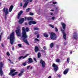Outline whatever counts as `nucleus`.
<instances>
[{"label": "nucleus", "mask_w": 78, "mask_h": 78, "mask_svg": "<svg viewBox=\"0 0 78 78\" xmlns=\"http://www.w3.org/2000/svg\"><path fill=\"white\" fill-rule=\"evenodd\" d=\"M25 30L26 31L28 32V31H29V28H28L27 27L26 29Z\"/></svg>", "instance_id": "nucleus-36"}, {"label": "nucleus", "mask_w": 78, "mask_h": 78, "mask_svg": "<svg viewBox=\"0 0 78 78\" xmlns=\"http://www.w3.org/2000/svg\"><path fill=\"white\" fill-rule=\"evenodd\" d=\"M44 50H46V47H43Z\"/></svg>", "instance_id": "nucleus-52"}, {"label": "nucleus", "mask_w": 78, "mask_h": 78, "mask_svg": "<svg viewBox=\"0 0 78 78\" xmlns=\"http://www.w3.org/2000/svg\"><path fill=\"white\" fill-rule=\"evenodd\" d=\"M6 16H7V15H6V14H5V20H6V19H7V18L6 17Z\"/></svg>", "instance_id": "nucleus-45"}, {"label": "nucleus", "mask_w": 78, "mask_h": 78, "mask_svg": "<svg viewBox=\"0 0 78 78\" xmlns=\"http://www.w3.org/2000/svg\"><path fill=\"white\" fill-rule=\"evenodd\" d=\"M48 78H51V76H49Z\"/></svg>", "instance_id": "nucleus-63"}, {"label": "nucleus", "mask_w": 78, "mask_h": 78, "mask_svg": "<svg viewBox=\"0 0 78 78\" xmlns=\"http://www.w3.org/2000/svg\"><path fill=\"white\" fill-rule=\"evenodd\" d=\"M18 46L19 47H22V45L21 44H18Z\"/></svg>", "instance_id": "nucleus-35"}, {"label": "nucleus", "mask_w": 78, "mask_h": 78, "mask_svg": "<svg viewBox=\"0 0 78 78\" xmlns=\"http://www.w3.org/2000/svg\"><path fill=\"white\" fill-rule=\"evenodd\" d=\"M53 45H54L53 44V43H51L50 45V47L51 48H52V47H53Z\"/></svg>", "instance_id": "nucleus-26"}, {"label": "nucleus", "mask_w": 78, "mask_h": 78, "mask_svg": "<svg viewBox=\"0 0 78 78\" xmlns=\"http://www.w3.org/2000/svg\"><path fill=\"white\" fill-rule=\"evenodd\" d=\"M17 30H16L15 32L16 34V35L20 37L21 36V34L20 33V28L19 27L16 28Z\"/></svg>", "instance_id": "nucleus-4"}, {"label": "nucleus", "mask_w": 78, "mask_h": 78, "mask_svg": "<svg viewBox=\"0 0 78 78\" xmlns=\"http://www.w3.org/2000/svg\"><path fill=\"white\" fill-rule=\"evenodd\" d=\"M2 45V47H4V45H3V44L2 43V44H1Z\"/></svg>", "instance_id": "nucleus-55"}, {"label": "nucleus", "mask_w": 78, "mask_h": 78, "mask_svg": "<svg viewBox=\"0 0 78 78\" xmlns=\"http://www.w3.org/2000/svg\"><path fill=\"white\" fill-rule=\"evenodd\" d=\"M30 16H33V15H34V13L31 12H30Z\"/></svg>", "instance_id": "nucleus-39"}, {"label": "nucleus", "mask_w": 78, "mask_h": 78, "mask_svg": "<svg viewBox=\"0 0 78 78\" xmlns=\"http://www.w3.org/2000/svg\"><path fill=\"white\" fill-rule=\"evenodd\" d=\"M41 53H40V52H39L38 54V58H41Z\"/></svg>", "instance_id": "nucleus-25"}, {"label": "nucleus", "mask_w": 78, "mask_h": 78, "mask_svg": "<svg viewBox=\"0 0 78 78\" xmlns=\"http://www.w3.org/2000/svg\"><path fill=\"white\" fill-rule=\"evenodd\" d=\"M29 60V62L30 63H31V62H33V60L31 58H29L28 59Z\"/></svg>", "instance_id": "nucleus-22"}, {"label": "nucleus", "mask_w": 78, "mask_h": 78, "mask_svg": "<svg viewBox=\"0 0 78 78\" xmlns=\"http://www.w3.org/2000/svg\"><path fill=\"white\" fill-rule=\"evenodd\" d=\"M30 9H31L30 8H28L26 10L27 12H29V11H30Z\"/></svg>", "instance_id": "nucleus-33"}, {"label": "nucleus", "mask_w": 78, "mask_h": 78, "mask_svg": "<svg viewBox=\"0 0 78 78\" xmlns=\"http://www.w3.org/2000/svg\"><path fill=\"white\" fill-rule=\"evenodd\" d=\"M55 31L56 32H58V28H57L55 27Z\"/></svg>", "instance_id": "nucleus-40"}, {"label": "nucleus", "mask_w": 78, "mask_h": 78, "mask_svg": "<svg viewBox=\"0 0 78 78\" xmlns=\"http://www.w3.org/2000/svg\"><path fill=\"white\" fill-rule=\"evenodd\" d=\"M61 24L62 25V27L63 29V30H62V29H61V31H62V33L63 34V38L64 39L66 40V34L64 32V31H65V29L66 28V24L63 23H61Z\"/></svg>", "instance_id": "nucleus-3"}, {"label": "nucleus", "mask_w": 78, "mask_h": 78, "mask_svg": "<svg viewBox=\"0 0 78 78\" xmlns=\"http://www.w3.org/2000/svg\"><path fill=\"white\" fill-rule=\"evenodd\" d=\"M16 70L14 69L11 70L10 71V73H9V75H11L13 72H14Z\"/></svg>", "instance_id": "nucleus-17"}, {"label": "nucleus", "mask_w": 78, "mask_h": 78, "mask_svg": "<svg viewBox=\"0 0 78 78\" xmlns=\"http://www.w3.org/2000/svg\"><path fill=\"white\" fill-rule=\"evenodd\" d=\"M34 30H39V29L37 27H35L34 28Z\"/></svg>", "instance_id": "nucleus-30"}, {"label": "nucleus", "mask_w": 78, "mask_h": 78, "mask_svg": "<svg viewBox=\"0 0 78 78\" xmlns=\"http://www.w3.org/2000/svg\"><path fill=\"white\" fill-rule=\"evenodd\" d=\"M51 4H50V5H51V6H53V4H51L52 3V4H53V5H55V4H57V2H52L50 3Z\"/></svg>", "instance_id": "nucleus-20"}, {"label": "nucleus", "mask_w": 78, "mask_h": 78, "mask_svg": "<svg viewBox=\"0 0 78 78\" xmlns=\"http://www.w3.org/2000/svg\"><path fill=\"white\" fill-rule=\"evenodd\" d=\"M29 55V54H27L24 57H23V56H21L19 57L18 58V59L19 60H21V59H25L26 57H27Z\"/></svg>", "instance_id": "nucleus-8"}, {"label": "nucleus", "mask_w": 78, "mask_h": 78, "mask_svg": "<svg viewBox=\"0 0 78 78\" xmlns=\"http://www.w3.org/2000/svg\"><path fill=\"white\" fill-rule=\"evenodd\" d=\"M30 66H27V69H29L30 68Z\"/></svg>", "instance_id": "nucleus-48"}, {"label": "nucleus", "mask_w": 78, "mask_h": 78, "mask_svg": "<svg viewBox=\"0 0 78 78\" xmlns=\"http://www.w3.org/2000/svg\"><path fill=\"white\" fill-rule=\"evenodd\" d=\"M35 41H39V40L37 39V38H35Z\"/></svg>", "instance_id": "nucleus-43"}, {"label": "nucleus", "mask_w": 78, "mask_h": 78, "mask_svg": "<svg viewBox=\"0 0 78 78\" xmlns=\"http://www.w3.org/2000/svg\"><path fill=\"white\" fill-rule=\"evenodd\" d=\"M40 63L42 65V67H44L45 66V63L41 59V60Z\"/></svg>", "instance_id": "nucleus-9"}, {"label": "nucleus", "mask_w": 78, "mask_h": 78, "mask_svg": "<svg viewBox=\"0 0 78 78\" xmlns=\"http://www.w3.org/2000/svg\"><path fill=\"white\" fill-rule=\"evenodd\" d=\"M24 2H25V3H24V5L23 6V8H26L27 7V6L28 5V2H28L27 1H25Z\"/></svg>", "instance_id": "nucleus-11"}, {"label": "nucleus", "mask_w": 78, "mask_h": 78, "mask_svg": "<svg viewBox=\"0 0 78 78\" xmlns=\"http://www.w3.org/2000/svg\"><path fill=\"white\" fill-rule=\"evenodd\" d=\"M24 20H25L24 18H22L19 20V22L20 24L22 23H23V22H24Z\"/></svg>", "instance_id": "nucleus-16"}, {"label": "nucleus", "mask_w": 78, "mask_h": 78, "mask_svg": "<svg viewBox=\"0 0 78 78\" xmlns=\"http://www.w3.org/2000/svg\"><path fill=\"white\" fill-rule=\"evenodd\" d=\"M56 47H57V48H58V47H59V46H58V45H57V46H56Z\"/></svg>", "instance_id": "nucleus-59"}, {"label": "nucleus", "mask_w": 78, "mask_h": 78, "mask_svg": "<svg viewBox=\"0 0 78 78\" xmlns=\"http://www.w3.org/2000/svg\"><path fill=\"white\" fill-rule=\"evenodd\" d=\"M23 5L22 4V3H21L20 4V6H23Z\"/></svg>", "instance_id": "nucleus-49"}, {"label": "nucleus", "mask_w": 78, "mask_h": 78, "mask_svg": "<svg viewBox=\"0 0 78 78\" xmlns=\"http://www.w3.org/2000/svg\"><path fill=\"white\" fill-rule=\"evenodd\" d=\"M7 55H8V56H9V55H10L9 53V52H7Z\"/></svg>", "instance_id": "nucleus-46"}, {"label": "nucleus", "mask_w": 78, "mask_h": 78, "mask_svg": "<svg viewBox=\"0 0 78 78\" xmlns=\"http://www.w3.org/2000/svg\"><path fill=\"white\" fill-rule=\"evenodd\" d=\"M3 67V63L0 62V69H2V68Z\"/></svg>", "instance_id": "nucleus-18"}, {"label": "nucleus", "mask_w": 78, "mask_h": 78, "mask_svg": "<svg viewBox=\"0 0 78 78\" xmlns=\"http://www.w3.org/2000/svg\"><path fill=\"white\" fill-rule=\"evenodd\" d=\"M69 70V69H66L63 72L64 75H66L68 73Z\"/></svg>", "instance_id": "nucleus-12"}, {"label": "nucleus", "mask_w": 78, "mask_h": 78, "mask_svg": "<svg viewBox=\"0 0 78 78\" xmlns=\"http://www.w3.org/2000/svg\"><path fill=\"white\" fill-rule=\"evenodd\" d=\"M64 45H67V42L64 43Z\"/></svg>", "instance_id": "nucleus-58"}, {"label": "nucleus", "mask_w": 78, "mask_h": 78, "mask_svg": "<svg viewBox=\"0 0 78 78\" xmlns=\"http://www.w3.org/2000/svg\"><path fill=\"white\" fill-rule=\"evenodd\" d=\"M28 23L29 25H31L32 24V21H29Z\"/></svg>", "instance_id": "nucleus-32"}, {"label": "nucleus", "mask_w": 78, "mask_h": 78, "mask_svg": "<svg viewBox=\"0 0 78 78\" xmlns=\"http://www.w3.org/2000/svg\"><path fill=\"white\" fill-rule=\"evenodd\" d=\"M23 66H26V65H27V63H23Z\"/></svg>", "instance_id": "nucleus-42"}, {"label": "nucleus", "mask_w": 78, "mask_h": 78, "mask_svg": "<svg viewBox=\"0 0 78 78\" xmlns=\"http://www.w3.org/2000/svg\"><path fill=\"white\" fill-rule=\"evenodd\" d=\"M51 11H54V10L53 9H51L50 10Z\"/></svg>", "instance_id": "nucleus-60"}, {"label": "nucleus", "mask_w": 78, "mask_h": 78, "mask_svg": "<svg viewBox=\"0 0 78 78\" xmlns=\"http://www.w3.org/2000/svg\"><path fill=\"white\" fill-rule=\"evenodd\" d=\"M22 37L23 38V40L24 42H25L26 44H28V41H27V33H26V31H25V27H23L22 28Z\"/></svg>", "instance_id": "nucleus-1"}, {"label": "nucleus", "mask_w": 78, "mask_h": 78, "mask_svg": "<svg viewBox=\"0 0 78 78\" xmlns=\"http://www.w3.org/2000/svg\"><path fill=\"white\" fill-rule=\"evenodd\" d=\"M3 74V72L2 71V69H0V75L1 76H2Z\"/></svg>", "instance_id": "nucleus-21"}, {"label": "nucleus", "mask_w": 78, "mask_h": 78, "mask_svg": "<svg viewBox=\"0 0 78 78\" xmlns=\"http://www.w3.org/2000/svg\"><path fill=\"white\" fill-rule=\"evenodd\" d=\"M69 61H70V58H67V62H68V63H69Z\"/></svg>", "instance_id": "nucleus-31"}, {"label": "nucleus", "mask_w": 78, "mask_h": 78, "mask_svg": "<svg viewBox=\"0 0 78 78\" xmlns=\"http://www.w3.org/2000/svg\"><path fill=\"white\" fill-rule=\"evenodd\" d=\"M39 34H38L37 36V38H39Z\"/></svg>", "instance_id": "nucleus-51"}, {"label": "nucleus", "mask_w": 78, "mask_h": 78, "mask_svg": "<svg viewBox=\"0 0 78 78\" xmlns=\"http://www.w3.org/2000/svg\"><path fill=\"white\" fill-rule=\"evenodd\" d=\"M55 9H56L58 10V11H59V10H60L59 7L58 6H57L56 7H55Z\"/></svg>", "instance_id": "nucleus-27"}, {"label": "nucleus", "mask_w": 78, "mask_h": 78, "mask_svg": "<svg viewBox=\"0 0 78 78\" xmlns=\"http://www.w3.org/2000/svg\"><path fill=\"white\" fill-rule=\"evenodd\" d=\"M44 37H48V35L46 33L44 34Z\"/></svg>", "instance_id": "nucleus-23"}, {"label": "nucleus", "mask_w": 78, "mask_h": 78, "mask_svg": "<svg viewBox=\"0 0 78 78\" xmlns=\"http://www.w3.org/2000/svg\"><path fill=\"white\" fill-rule=\"evenodd\" d=\"M8 61H9V62L11 63V64H13V62H12V61L10 59H8Z\"/></svg>", "instance_id": "nucleus-34"}, {"label": "nucleus", "mask_w": 78, "mask_h": 78, "mask_svg": "<svg viewBox=\"0 0 78 78\" xmlns=\"http://www.w3.org/2000/svg\"><path fill=\"white\" fill-rule=\"evenodd\" d=\"M22 13H23V12L22 11H21L19 12L18 15L17 19H19V18H20V16L22 15Z\"/></svg>", "instance_id": "nucleus-14"}, {"label": "nucleus", "mask_w": 78, "mask_h": 78, "mask_svg": "<svg viewBox=\"0 0 78 78\" xmlns=\"http://www.w3.org/2000/svg\"><path fill=\"white\" fill-rule=\"evenodd\" d=\"M8 39H10V43L11 44H13L14 43V40L15 39V37L14 36V32H13L10 34V36L7 37Z\"/></svg>", "instance_id": "nucleus-2"}, {"label": "nucleus", "mask_w": 78, "mask_h": 78, "mask_svg": "<svg viewBox=\"0 0 78 78\" xmlns=\"http://www.w3.org/2000/svg\"><path fill=\"white\" fill-rule=\"evenodd\" d=\"M14 6H13V5H12L10 6L9 8V12H11L12 11V9H13Z\"/></svg>", "instance_id": "nucleus-13"}, {"label": "nucleus", "mask_w": 78, "mask_h": 78, "mask_svg": "<svg viewBox=\"0 0 78 78\" xmlns=\"http://www.w3.org/2000/svg\"><path fill=\"white\" fill-rule=\"evenodd\" d=\"M25 20L27 19V20H33V18L31 17H28V18H27V17H25Z\"/></svg>", "instance_id": "nucleus-15"}, {"label": "nucleus", "mask_w": 78, "mask_h": 78, "mask_svg": "<svg viewBox=\"0 0 78 78\" xmlns=\"http://www.w3.org/2000/svg\"><path fill=\"white\" fill-rule=\"evenodd\" d=\"M17 73H18L17 72H15L12 74V76H14V75H16Z\"/></svg>", "instance_id": "nucleus-24"}, {"label": "nucleus", "mask_w": 78, "mask_h": 78, "mask_svg": "<svg viewBox=\"0 0 78 78\" xmlns=\"http://www.w3.org/2000/svg\"><path fill=\"white\" fill-rule=\"evenodd\" d=\"M39 51V48L37 46H35V51L36 53H37V51Z\"/></svg>", "instance_id": "nucleus-19"}, {"label": "nucleus", "mask_w": 78, "mask_h": 78, "mask_svg": "<svg viewBox=\"0 0 78 78\" xmlns=\"http://www.w3.org/2000/svg\"><path fill=\"white\" fill-rule=\"evenodd\" d=\"M22 74H21V73H19L18 74V76H22Z\"/></svg>", "instance_id": "nucleus-47"}, {"label": "nucleus", "mask_w": 78, "mask_h": 78, "mask_svg": "<svg viewBox=\"0 0 78 78\" xmlns=\"http://www.w3.org/2000/svg\"><path fill=\"white\" fill-rule=\"evenodd\" d=\"M34 61H36V62H37V61H36L37 59L36 58H34Z\"/></svg>", "instance_id": "nucleus-44"}, {"label": "nucleus", "mask_w": 78, "mask_h": 78, "mask_svg": "<svg viewBox=\"0 0 78 78\" xmlns=\"http://www.w3.org/2000/svg\"><path fill=\"white\" fill-rule=\"evenodd\" d=\"M41 51L42 52H43V53H44L45 52V51H44V50H43V49H42L41 50Z\"/></svg>", "instance_id": "nucleus-50"}, {"label": "nucleus", "mask_w": 78, "mask_h": 78, "mask_svg": "<svg viewBox=\"0 0 78 78\" xmlns=\"http://www.w3.org/2000/svg\"><path fill=\"white\" fill-rule=\"evenodd\" d=\"M3 12L5 13V15H6L8 14V9L5 7L3 9Z\"/></svg>", "instance_id": "nucleus-7"}, {"label": "nucleus", "mask_w": 78, "mask_h": 78, "mask_svg": "<svg viewBox=\"0 0 78 78\" xmlns=\"http://www.w3.org/2000/svg\"><path fill=\"white\" fill-rule=\"evenodd\" d=\"M23 73V72L22 71H21L20 73H21V74H22V73Z\"/></svg>", "instance_id": "nucleus-57"}, {"label": "nucleus", "mask_w": 78, "mask_h": 78, "mask_svg": "<svg viewBox=\"0 0 78 78\" xmlns=\"http://www.w3.org/2000/svg\"><path fill=\"white\" fill-rule=\"evenodd\" d=\"M39 34V32H35L34 33V34H35V35H36L37 34Z\"/></svg>", "instance_id": "nucleus-37"}, {"label": "nucleus", "mask_w": 78, "mask_h": 78, "mask_svg": "<svg viewBox=\"0 0 78 78\" xmlns=\"http://www.w3.org/2000/svg\"><path fill=\"white\" fill-rule=\"evenodd\" d=\"M1 35H0V41H1Z\"/></svg>", "instance_id": "nucleus-61"}, {"label": "nucleus", "mask_w": 78, "mask_h": 78, "mask_svg": "<svg viewBox=\"0 0 78 78\" xmlns=\"http://www.w3.org/2000/svg\"><path fill=\"white\" fill-rule=\"evenodd\" d=\"M52 66L54 67V70H55V72H57V71L58 70V66H57V65L54 63L53 64Z\"/></svg>", "instance_id": "nucleus-6"}, {"label": "nucleus", "mask_w": 78, "mask_h": 78, "mask_svg": "<svg viewBox=\"0 0 78 78\" xmlns=\"http://www.w3.org/2000/svg\"><path fill=\"white\" fill-rule=\"evenodd\" d=\"M32 1H33V0H30V2H32Z\"/></svg>", "instance_id": "nucleus-62"}, {"label": "nucleus", "mask_w": 78, "mask_h": 78, "mask_svg": "<svg viewBox=\"0 0 78 78\" xmlns=\"http://www.w3.org/2000/svg\"><path fill=\"white\" fill-rule=\"evenodd\" d=\"M52 20H54V19H55V17H54L53 16L52 17Z\"/></svg>", "instance_id": "nucleus-54"}, {"label": "nucleus", "mask_w": 78, "mask_h": 78, "mask_svg": "<svg viewBox=\"0 0 78 78\" xmlns=\"http://www.w3.org/2000/svg\"><path fill=\"white\" fill-rule=\"evenodd\" d=\"M56 61L57 62H60V60L58 58L56 59Z\"/></svg>", "instance_id": "nucleus-28"}, {"label": "nucleus", "mask_w": 78, "mask_h": 78, "mask_svg": "<svg viewBox=\"0 0 78 78\" xmlns=\"http://www.w3.org/2000/svg\"><path fill=\"white\" fill-rule=\"evenodd\" d=\"M50 37L51 39H52V40L55 39L56 38V34L53 32L51 33Z\"/></svg>", "instance_id": "nucleus-5"}, {"label": "nucleus", "mask_w": 78, "mask_h": 78, "mask_svg": "<svg viewBox=\"0 0 78 78\" xmlns=\"http://www.w3.org/2000/svg\"><path fill=\"white\" fill-rule=\"evenodd\" d=\"M32 24L33 25H35V24H36V22L35 21H32Z\"/></svg>", "instance_id": "nucleus-29"}, {"label": "nucleus", "mask_w": 78, "mask_h": 78, "mask_svg": "<svg viewBox=\"0 0 78 78\" xmlns=\"http://www.w3.org/2000/svg\"><path fill=\"white\" fill-rule=\"evenodd\" d=\"M49 25L50 26V27H51L52 28H54V26L50 24Z\"/></svg>", "instance_id": "nucleus-38"}, {"label": "nucleus", "mask_w": 78, "mask_h": 78, "mask_svg": "<svg viewBox=\"0 0 78 78\" xmlns=\"http://www.w3.org/2000/svg\"><path fill=\"white\" fill-rule=\"evenodd\" d=\"M75 48H78V47H77V46H76L75 47Z\"/></svg>", "instance_id": "nucleus-64"}, {"label": "nucleus", "mask_w": 78, "mask_h": 78, "mask_svg": "<svg viewBox=\"0 0 78 78\" xmlns=\"http://www.w3.org/2000/svg\"><path fill=\"white\" fill-rule=\"evenodd\" d=\"M12 48L13 50H14V48L13 46H12Z\"/></svg>", "instance_id": "nucleus-53"}, {"label": "nucleus", "mask_w": 78, "mask_h": 78, "mask_svg": "<svg viewBox=\"0 0 78 78\" xmlns=\"http://www.w3.org/2000/svg\"><path fill=\"white\" fill-rule=\"evenodd\" d=\"M73 34V37L74 39L76 40V39H78V35H77V33H76V32H74Z\"/></svg>", "instance_id": "nucleus-10"}, {"label": "nucleus", "mask_w": 78, "mask_h": 78, "mask_svg": "<svg viewBox=\"0 0 78 78\" xmlns=\"http://www.w3.org/2000/svg\"><path fill=\"white\" fill-rule=\"evenodd\" d=\"M23 2H30V0H24Z\"/></svg>", "instance_id": "nucleus-41"}, {"label": "nucleus", "mask_w": 78, "mask_h": 78, "mask_svg": "<svg viewBox=\"0 0 78 78\" xmlns=\"http://www.w3.org/2000/svg\"><path fill=\"white\" fill-rule=\"evenodd\" d=\"M58 77L59 78H61V75H58Z\"/></svg>", "instance_id": "nucleus-56"}]
</instances>
